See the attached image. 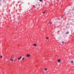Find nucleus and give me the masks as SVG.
Segmentation results:
<instances>
[{"label": "nucleus", "mask_w": 74, "mask_h": 74, "mask_svg": "<svg viewBox=\"0 0 74 74\" xmlns=\"http://www.w3.org/2000/svg\"><path fill=\"white\" fill-rule=\"evenodd\" d=\"M26 56L27 58H30L31 56V55L29 54H27L26 55Z\"/></svg>", "instance_id": "obj_1"}, {"label": "nucleus", "mask_w": 74, "mask_h": 74, "mask_svg": "<svg viewBox=\"0 0 74 74\" xmlns=\"http://www.w3.org/2000/svg\"><path fill=\"white\" fill-rule=\"evenodd\" d=\"M10 60L11 62H13L14 61V58L12 57H11Z\"/></svg>", "instance_id": "obj_2"}, {"label": "nucleus", "mask_w": 74, "mask_h": 74, "mask_svg": "<svg viewBox=\"0 0 74 74\" xmlns=\"http://www.w3.org/2000/svg\"><path fill=\"white\" fill-rule=\"evenodd\" d=\"M33 46L34 47H37V44L36 43H34L33 44Z\"/></svg>", "instance_id": "obj_3"}, {"label": "nucleus", "mask_w": 74, "mask_h": 74, "mask_svg": "<svg viewBox=\"0 0 74 74\" xmlns=\"http://www.w3.org/2000/svg\"><path fill=\"white\" fill-rule=\"evenodd\" d=\"M22 58V56H20L18 58V60H20Z\"/></svg>", "instance_id": "obj_4"}, {"label": "nucleus", "mask_w": 74, "mask_h": 74, "mask_svg": "<svg viewBox=\"0 0 74 74\" xmlns=\"http://www.w3.org/2000/svg\"><path fill=\"white\" fill-rule=\"evenodd\" d=\"M58 63H60V62H61V60L60 59H58L57 61Z\"/></svg>", "instance_id": "obj_5"}, {"label": "nucleus", "mask_w": 74, "mask_h": 74, "mask_svg": "<svg viewBox=\"0 0 74 74\" xmlns=\"http://www.w3.org/2000/svg\"><path fill=\"white\" fill-rule=\"evenodd\" d=\"M44 70L45 71H47L48 70V69L47 68H45L44 69Z\"/></svg>", "instance_id": "obj_6"}, {"label": "nucleus", "mask_w": 74, "mask_h": 74, "mask_svg": "<svg viewBox=\"0 0 74 74\" xmlns=\"http://www.w3.org/2000/svg\"><path fill=\"white\" fill-rule=\"evenodd\" d=\"M71 63L73 64V63H74V61L73 60H71L70 62Z\"/></svg>", "instance_id": "obj_7"}, {"label": "nucleus", "mask_w": 74, "mask_h": 74, "mask_svg": "<svg viewBox=\"0 0 74 74\" xmlns=\"http://www.w3.org/2000/svg\"><path fill=\"white\" fill-rule=\"evenodd\" d=\"M25 59V57H23L22 59V60H24Z\"/></svg>", "instance_id": "obj_8"}, {"label": "nucleus", "mask_w": 74, "mask_h": 74, "mask_svg": "<svg viewBox=\"0 0 74 74\" xmlns=\"http://www.w3.org/2000/svg\"><path fill=\"white\" fill-rule=\"evenodd\" d=\"M69 32H67L66 33V34H69Z\"/></svg>", "instance_id": "obj_9"}, {"label": "nucleus", "mask_w": 74, "mask_h": 74, "mask_svg": "<svg viewBox=\"0 0 74 74\" xmlns=\"http://www.w3.org/2000/svg\"><path fill=\"white\" fill-rule=\"evenodd\" d=\"M0 58H3V56H1Z\"/></svg>", "instance_id": "obj_10"}, {"label": "nucleus", "mask_w": 74, "mask_h": 74, "mask_svg": "<svg viewBox=\"0 0 74 74\" xmlns=\"http://www.w3.org/2000/svg\"><path fill=\"white\" fill-rule=\"evenodd\" d=\"M48 38H48V37H47L46 38V39H48Z\"/></svg>", "instance_id": "obj_11"}, {"label": "nucleus", "mask_w": 74, "mask_h": 74, "mask_svg": "<svg viewBox=\"0 0 74 74\" xmlns=\"http://www.w3.org/2000/svg\"><path fill=\"white\" fill-rule=\"evenodd\" d=\"M49 23H50V24H52V23H51V22H49Z\"/></svg>", "instance_id": "obj_12"}, {"label": "nucleus", "mask_w": 74, "mask_h": 74, "mask_svg": "<svg viewBox=\"0 0 74 74\" xmlns=\"http://www.w3.org/2000/svg\"><path fill=\"white\" fill-rule=\"evenodd\" d=\"M45 12H43V14H45Z\"/></svg>", "instance_id": "obj_13"}, {"label": "nucleus", "mask_w": 74, "mask_h": 74, "mask_svg": "<svg viewBox=\"0 0 74 74\" xmlns=\"http://www.w3.org/2000/svg\"><path fill=\"white\" fill-rule=\"evenodd\" d=\"M33 7H34V8H35V6L34 5V6H33Z\"/></svg>", "instance_id": "obj_14"}, {"label": "nucleus", "mask_w": 74, "mask_h": 74, "mask_svg": "<svg viewBox=\"0 0 74 74\" xmlns=\"http://www.w3.org/2000/svg\"><path fill=\"white\" fill-rule=\"evenodd\" d=\"M62 44H64V42H62Z\"/></svg>", "instance_id": "obj_15"}, {"label": "nucleus", "mask_w": 74, "mask_h": 74, "mask_svg": "<svg viewBox=\"0 0 74 74\" xmlns=\"http://www.w3.org/2000/svg\"><path fill=\"white\" fill-rule=\"evenodd\" d=\"M42 0H39V1H42Z\"/></svg>", "instance_id": "obj_16"}]
</instances>
